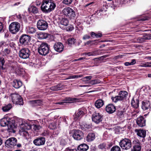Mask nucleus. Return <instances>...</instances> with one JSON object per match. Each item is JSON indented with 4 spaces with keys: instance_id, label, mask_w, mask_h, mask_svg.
Returning a JSON list of instances; mask_svg holds the SVG:
<instances>
[{
    "instance_id": "nucleus-59",
    "label": "nucleus",
    "mask_w": 151,
    "mask_h": 151,
    "mask_svg": "<svg viewBox=\"0 0 151 151\" xmlns=\"http://www.w3.org/2000/svg\"><path fill=\"white\" fill-rule=\"evenodd\" d=\"M90 38V36L89 35H84L83 37V39L84 40H86V39H89Z\"/></svg>"
},
{
    "instance_id": "nucleus-46",
    "label": "nucleus",
    "mask_w": 151,
    "mask_h": 151,
    "mask_svg": "<svg viewBox=\"0 0 151 151\" xmlns=\"http://www.w3.org/2000/svg\"><path fill=\"white\" fill-rule=\"evenodd\" d=\"M77 114V115H78V116L81 118L83 115L84 113L83 111H82L81 109H79L78 110Z\"/></svg>"
},
{
    "instance_id": "nucleus-29",
    "label": "nucleus",
    "mask_w": 151,
    "mask_h": 151,
    "mask_svg": "<svg viewBox=\"0 0 151 151\" xmlns=\"http://www.w3.org/2000/svg\"><path fill=\"white\" fill-rule=\"evenodd\" d=\"M104 101L101 99H100L96 101L95 105L97 108H99L104 105Z\"/></svg>"
},
{
    "instance_id": "nucleus-1",
    "label": "nucleus",
    "mask_w": 151,
    "mask_h": 151,
    "mask_svg": "<svg viewBox=\"0 0 151 151\" xmlns=\"http://www.w3.org/2000/svg\"><path fill=\"white\" fill-rule=\"evenodd\" d=\"M13 120H11L9 118H4L2 119L0 121V125L2 127L7 126L8 131L10 132H15L14 129L16 128L15 125L13 124Z\"/></svg>"
},
{
    "instance_id": "nucleus-52",
    "label": "nucleus",
    "mask_w": 151,
    "mask_h": 151,
    "mask_svg": "<svg viewBox=\"0 0 151 151\" xmlns=\"http://www.w3.org/2000/svg\"><path fill=\"white\" fill-rule=\"evenodd\" d=\"M74 28L73 26L71 25L66 27V29L67 31H70L73 30Z\"/></svg>"
},
{
    "instance_id": "nucleus-19",
    "label": "nucleus",
    "mask_w": 151,
    "mask_h": 151,
    "mask_svg": "<svg viewBox=\"0 0 151 151\" xmlns=\"http://www.w3.org/2000/svg\"><path fill=\"white\" fill-rule=\"evenodd\" d=\"M54 50L59 52H62L63 50V45L60 42L55 43L53 46Z\"/></svg>"
},
{
    "instance_id": "nucleus-23",
    "label": "nucleus",
    "mask_w": 151,
    "mask_h": 151,
    "mask_svg": "<svg viewBox=\"0 0 151 151\" xmlns=\"http://www.w3.org/2000/svg\"><path fill=\"white\" fill-rule=\"evenodd\" d=\"M11 84L14 88L17 89L22 86V83L21 81L15 79L11 83Z\"/></svg>"
},
{
    "instance_id": "nucleus-48",
    "label": "nucleus",
    "mask_w": 151,
    "mask_h": 151,
    "mask_svg": "<svg viewBox=\"0 0 151 151\" xmlns=\"http://www.w3.org/2000/svg\"><path fill=\"white\" fill-rule=\"evenodd\" d=\"M101 81L99 80H92L90 81V83L92 84H95L99 83Z\"/></svg>"
},
{
    "instance_id": "nucleus-28",
    "label": "nucleus",
    "mask_w": 151,
    "mask_h": 151,
    "mask_svg": "<svg viewBox=\"0 0 151 151\" xmlns=\"http://www.w3.org/2000/svg\"><path fill=\"white\" fill-rule=\"evenodd\" d=\"M139 99H137L135 100L133 99L131 101V104L132 106L134 108L137 109L139 106Z\"/></svg>"
},
{
    "instance_id": "nucleus-17",
    "label": "nucleus",
    "mask_w": 151,
    "mask_h": 151,
    "mask_svg": "<svg viewBox=\"0 0 151 151\" xmlns=\"http://www.w3.org/2000/svg\"><path fill=\"white\" fill-rule=\"evenodd\" d=\"M137 124L141 127H142L146 125V119L142 116H140L138 117L136 120Z\"/></svg>"
},
{
    "instance_id": "nucleus-5",
    "label": "nucleus",
    "mask_w": 151,
    "mask_h": 151,
    "mask_svg": "<svg viewBox=\"0 0 151 151\" xmlns=\"http://www.w3.org/2000/svg\"><path fill=\"white\" fill-rule=\"evenodd\" d=\"M20 24L17 22H12L9 26V32L13 34H16L20 30Z\"/></svg>"
},
{
    "instance_id": "nucleus-3",
    "label": "nucleus",
    "mask_w": 151,
    "mask_h": 151,
    "mask_svg": "<svg viewBox=\"0 0 151 151\" xmlns=\"http://www.w3.org/2000/svg\"><path fill=\"white\" fill-rule=\"evenodd\" d=\"M50 48L48 45L46 43H42L38 47V51L39 54L45 56L48 53Z\"/></svg>"
},
{
    "instance_id": "nucleus-33",
    "label": "nucleus",
    "mask_w": 151,
    "mask_h": 151,
    "mask_svg": "<svg viewBox=\"0 0 151 151\" xmlns=\"http://www.w3.org/2000/svg\"><path fill=\"white\" fill-rule=\"evenodd\" d=\"M31 104L34 106H39L41 104L42 102L40 100H33L30 101Z\"/></svg>"
},
{
    "instance_id": "nucleus-63",
    "label": "nucleus",
    "mask_w": 151,
    "mask_h": 151,
    "mask_svg": "<svg viewBox=\"0 0 151 151\" xmlns=\"http://www.w3.org/2000/svg\"><path fill=\"white\" fill-rule=\"evenodd\" d=\"M136 63V60L135 59H132V60L131 62L130 63L131 65H133L135 64Z\"/></svg>"
},
{
    "instance_id": "nucleus-41",
    "label": "nucleus",
    "mask_w": 151,
    "mask_h": 151,
    "mask_svg": "<svg viewBox=\"0 0 151 151\" xmlns=\"http://www.w3.org/2000/svg\"><path fill=\"white\" fill-rule=\"evenodd\" d=\"M32 126L33 129L35 131L38 130L42 128V126L40 125L33 124Z\"/></svg>"
},
{
    "instance_id": "nucleus-4",
    "label": "nucleus",
    "mask_w": 151,
    "mask_h": 151,
    "mask_svg": "<svg viewBox=\"0 0 151 151\" xmlns=\"http://www.w3.org/2000/svg\"><path fill=\"white\" fill-rule=\"evenodd\" d=\"M119 144L122 148L125 150L129 149L132 146L131 141L129 138L122 139L119 142Z\"/></svg>"
},
{
    "instance_id": "nucleus-45",
    "label": "nucleus",
    "mask_w": 151,
    "mask_h": 151,
    "mask_svg": "<svg viewBox=\"0 0 151 151\" xmlns=\"http://www.w3.org/2000/svg\"><path fill=\"white\" fill-rule=\"evenodd\" d=\"M111 151H121V149L119 146L116 145L112 147Z\"/></svg>"
},
{
    "instance_id": "nucleus-15",
    "label": "nucleus",
    "mask_w": 151,
    "mask_h": 151,
    "mask_svg": "<svg viewBox=\"0 0 151 151\" xmlns=\"http://www.w3.org/2000/svg\"><path fill=\"white\" fill-rule=\"evenodd\" d=\"M30 37L26 35H22L19 39L20 43L23 45H26L30 40Z\"/></svg>"
},
{
    "instance_id": "nucleus-44",
    "label": "nucleus",
    "mask_w": 151,
    "mask_h": 151,
    "mask_svg": "<svg viewBox=\"0 0 151 151\" xmlns=\"http://www.w3.org/2000/svg\"><path fill=\"white\" fill-rule=\"evenodd\" d=\"M82 76H83L82 75H79L70 76L66 78V79L68 80L70 79L75 78H76L82 77Z\"/></svg>"
},
{
    "instance_id": "nucleus-51",
    "label": "nucleus",
    "mask_w": 151,
    "mask_h": 151,
    "mask_svg": "<svg viewBox=\"0 0 151 151\" xmlns=\"http://www.w3.org/2000/svg\"><path fill=\"white\" fill-rule=\"evenodd\" d=\"M92 78V76H86L85 77H84L83 78V81H88L90 80H91V78Z\"/></svg>"
},
{
    "instance_id": "nucleus-22",
    "label": "nucleus",
    "mask_w": 151,
    "mask_h": 151,
    "mask_svg": "<svg viewBox=\"0 0 151 151\" xmlns=\"http://www.w3.org/2000/svg\"><path fill=\"white\" fill-rule=\"evenodd\" d=\"M134 132L137 135L140 137L144 138L146 136V131L145 130L135 129Z\"/></svg>"
},
{
    "instance_id": "nucleus-10",
    "label": "nucleus",
    "mask_w": 151,
    "mask_h": 151,
    "mask_svg": "<svg viewBox=\"0 0 151 151\" xmlns=\"http://www.w3.org/2000/svg\"><path fill=\"white\" fill-rule=\"evenodd\" d=\"M72 137L75 139L80 140L83 139V133L81 131L79 130H73V132Z\"/></svg>"
},
{
    "instance_id": "nucleus-37",
    "label": "nucleus",
    "mask_w": 151,
    "mask_h": 151,
    "mask_svg": "<svg viewBox=\"0 0 151 151\" xmlns=\"http://www.w3.org/2000/svg\"><path fill=\"white\" fill-rule=\"evenodd\" d=\"M59 140L60 141V144L61 145L63 146L66 144L67 141L64 137H60Z\"/></svg>"
},
{
    "instance_id": "nucleus-2",
    "label": "nucleus",
    "mask_w": 151,
    "mask_h": 151,
    "mask_svg": "<svg viewBox=\"0 0 151 151\" xmlns=\"http://www.w3.org/2000/svg\"><path fill=\"white\" fill-rule=\"evenodd\" d=\"M51 0H43L41 6L42 10L45 13H48L53 10L56 6L55 4Z\"/></svg>"
},
{
    "instance_id": "nucleus-53",
    "label": "nucleus",
    "mask_w": 151,
    "mask_h": 151,
    "mask_svg": "<svg viewBox=\"0 0 151 151\" xmlns=\"http://www.w3.org/2000/svg\"><path fill=\"white\" fill-rule=\"evenodd\" d=\"M109 56V55H106L102 56L99 58H95L94 59H95H95H98L99 60H100L101 59H103L105 58L106 57H107Z\"/></svg>"
},
{
    "instance_id": "nucleus-49",
    "label": "nucleus",
    "mask_w": 151,
    "mask_h": 151,
    "mask_svg": "<svg viewBox=\"0 0 151 151\" xmlns=\"http://www.w3.org/2000/svg\"><path fill=\"white\" fill-rule=\"evenodd\" d=\"M73 0H63V3L66 5H69L71 4Z\"/></svg>"
},
{
    "instance_id": "nucleus-13",
    "label": "nucleus",
    "mask_w": 151,
    "mask_h": 151,
    "mask_svg": "<svg viewBox=\"0 0 151 151\" xmlns=\"http://www.w3.org/2000/svg\"><path fill=\"white\" fill-rule=\"evenodd\" d=\"M17 139L14 137H11L7 139L5 142V146L8 148L12 147L16 145Z\"/></svg>"
},
{
    "instance_id": "nucleus-43",
    "label": "nucleus",
    "mask_w": 151,
    "mask_h": 151,
    "mask_svg": "<svg viewBox=\"0 0 151 151\" xmlns=\"http://www.w3.org/2000/svg\"><path fill=\"white\" fill-rule=\"evenodd\" d=\"M10 52V51L9 49L8 48H6L3 51L2 53L3 54V56H6L7 55L9 54Z\"/></svg>"
},
{
    "instance_id": "nucleus-30",
    "label": "nucleus",
    "mask_w": 151,
    "mask_h": 151,
    "mask_svg": "<svg viewBox=\"0 0 151 151\" xmlns=\"http://www.w3.org/2000/svg\"><path fill=\"white\" fill-rule=\"evenodd\" d=\"M9 67L11 69V70L14 71L16 70L17 68H19V65L17 62H14L12 63L9 65Z\"/></svg>"
},
{
    "instance_id": "nucleus-12",
    "label": "nucleus",
    "mask_w": 151,
    "mask_h": 151,
    "mask_svg": "<svg viewBox=\"0 0 151 151\" xmlns=\"http://www.w3.org/2000/svg\"><path fill=\"white\" fill-rule=\"evenodd\" d=\"M48 24L45 21L42 19L39 20L37 23V27L38 29L41 30H45L47 29Z\"/></svg>"
},
{
    "instance_id": "nucleus-56",
    "label": "nucleus",
    "mask_w": 151,
    "mask_h": 151,
    "mask_svg": "<svg viewBox=\"0 0 151 151\" xmlns=\"http://www.w3.org/2000/svg\"><path fill=\"white\" fill-rule=\"evenodd\" d=\"M49 132L47 130H44L42 133V135L44 136H46L48 135Z\"/></svg>"
},
{
    "instance_id": "nucleus-36",
    "label": "nucleus",
    "mask_w": 151,
    "mask_h": 151,
    "mask_svg": "<svg viewBox=\"0 0 151 151\" xmlns=\"http://www.w3.org/2000/svg\"><path fill=\"white\" fill-rule=\"evenodd\" d=\"M68 21L67 19L63 18L60 20L59 25L67 26L68 25Z\"/></svg>"
},
{
    "instance_id": "nucleus-62",
    "label": "nucleus",
    "mask_w": 151,
    "mask_h": 151,
    "mask_svg": "<svg viewBox=\"0 0 151 151\" xmlns=\"http://www.w3.org/2000/svg\"><path fill=\"white\" fill-rule=\"evenodd\" d=\"M6 45V43L4 42H1L0 43V47H3V46H4Z\"/></svg>"
},
{
    "instance_id": "nucleus-54",
    "label": "nucleus",
    "mask_w": 151,
    "mask_h": 151,
    "mask_svg": "<svg viewBox=\"0 0 151 151\" xmlns=\"http://www.w3.org/2000/svg\"><path fill=\"white\" fill-rule=\"evenodd\" d=\"M83 126L85 128L89 129L91 128V125L90 124L85 123L83 124Z\"/></svg>"
},
{
    "instance_id": "nucleus-20",
    "label": "nucleus",
    "mask_w": 151,
    "mask_h": 151,
    "mask_svg": "<svg viewBox=\"0 0 151 151\" xmlns=\"http://www.w3.org/2000/svg\"><path fill=\"white\" fill-rule=\"evenodd\" d=\"M151 39V34H148L143 36L141 37H139L137 39L138 42L140 43L145 42L146 40Z\"/></svg>"
},
{
    "instance_id": "nucleus-58",
    "label": "nucleus",
    "mask_w": 151,
    "mask_h": 151,
    "mask_svg": "<svg viewBox=\"0 0 151 151\" xmlns=\"http://www.w3.org/2000/svg\"><path fill=\"white\" fill-rule=\"evenodd\" d=\"M74 119L75 121H76L78 120L80 118L77 115V114H75L73 116Z\"/></svg>"
},
{
    "instance_id": "nucleus-50",
    "label": "nucleus",
    "mask_w": 151,
    "mask_h": 151,
    "mask_svg": "<svg viewBox=\"0 0 151 151\" xmlns=\"http://www.w3.org/2000/svg\"><path fill=\"white\" fill-rule=\"evenodd\" d=\"M91 52L92 56L98 55H99L100 53V50H94Z\"/></svg>"
},
{
    "instance_id": "nucleus-55",
    "label": "nucleus",
    "mask_w": 151,
    "mask_h": 151,
    "mask_svg": "<svg viewBox=\"0 0 151 151\" xmlns=\"http://www.w3.org/2000/svg\"><path fill=\"white\" fill-rule=\"evenodd\" d=\"M143 66L145 67H151V62H147L143 64Z\"/></svg>"
},
{
    "instance_id": "nucleus-42",
    "label": "nucleus",
    "mask_w": 151,
    "mask_h": 151,
    "mask_svg": "<svg viewBox=\"0 0 151 151\" xmlns=\"http://www.w3.org/2000/svg\"><path fill=\"white\" fill-rule=\"evenodd\" d=\"M125 112L123 111L118 110L117 111V115L120 117H122L124 116Z\"/></svg>"
},
{
    "instance_id": "nucleus-27",
    "label": "nucleus",
    "mask_w": 151,
    "mask_h": 151,
    "mask_svg": "<svg viewBox=\"0 0 151 151\" xmlns=\"http://www.w3.org/2000/svg\"><path fill=\"white\" fill-rule=\"evenodd\" d=\"M64 85L59 83L56 85L51 87L50 89L52 91H56L60 90L62 88H64Z\"/></svg>"
},
{
    "instance_id": "nucleus-32",
    "label": "nucleus",
    "mask_w": 151,
    "mask_h": 151,
    "mask_svg": "<svg viewBox=\"0 0 151 151\" xmlns=\"http://www.w3.org/2000/svg\"><path fill=\"white\" fill-rule=\"evenodd\" d=\"M95 134L94 133H89L86 137V140L88 142H91L95 138Z\"/></svg>"
},
{
    "instance_id": "nucleus-38",
    "label": "nucleus",
    "mask_w": 151,
    "mask_h": 151,
    "mask_svg": "<svg viewBox=\"0 0 151 151\" xmlns=\"http://www.w3.org/2000/svg\"><path fill=\"white\" fill-rule=\"evenodd\" d=\"M49 35L45 33H40L39 35V37L41 39H45L47 38Z\"/></svg>"
},
{
    "instance_id": "nucleus-9",
    "label": "nucleus",
    "mask_w": 151,
    "mask_h": 151,
    "mask_svg": "<svg viewBox=\"0 0 151 151\" xmlns=\"http://www.w3.org/2000/svg\"><path fill=\"white\" fill-rule=\"evenodd\" d=\"M31 54V52L28 48H24L21 49L19 51V56L23 59H26L29 58Z\"/></svg>"
},
{
    "instance_id": "nucleus-60",
    "label": "nucleus",
    "mask_w": 151,
    "mask_h": 151,
    "mask_svg": "<svg viewBox=\"0 0 151 151\" xmlns=\"http://www.w3.org/2000/svg\"><path fill=\"white\" fill-rule=\"evenodd\" d=\"M102 36V34L101 33H99L98 34L96 33L95 37L98 38L101 37Z\"/></svg>"
},
{
    "instance_id": "nucleus-6",
    "label": "nucleus",
    "mask_w": 151,
    "mask_h": 151,
    "mask_svg": "<svg viewBox=\"0 0 151 151\" xmlns=\"http://www.w3.org/2000/svg\"><path fill=\"white\" fill-rule=\"evenodd\" d=\"M128 95V93L126 91H121L119 93V95L115 97H112L111 99L112 101L116 102L118 101H122L125 99Z\"/></svg>"
},
{
    "instance_id": "nucleus-47",
    "label": "nucleus",
    "mask_w": 151,
    "mask_h": 151,
    "mask_svg": "<svg viewBox=\"0 0 151 151\" xmlns=\"http://www.w3.org/2000/svg\"><path fill=\"white\" fill-rule=\"evenodd\" d=\"M106 145L105 144L102 143L99 145L98 148L99 149H101L102 150H104L106 149Z\"/></svg>"
},
{
    "instance_id": "nucleus-18",
    "label": "nucleus",
    "mask_w": 151,
    "mask_h": 151,
    "mask_svg": "<svg viewBox=\"0 0 151 151\" xmlns=\"http://www.w3.org/2000/svg\"><path fill=\"white\" fill-rule=\"evenodd\" d=\"M45 138L43 137H40L38 138L33 141L34 144L37 146H40L43 145L45 144Z\"/></svg>"
},
{
    "instance_id": "nucleus-39",
    "label": "nucleus",
    "mask_w": 151,
    "mask_h": 151,
    "mask_svg": "<svg viewBox=\"0 0 151 151\" xmlns=\"http://www.w3.org/2000/svg\"><path fill=\"white\" fill-rule=\"evenodd\" d=\"M27 32L30 34H33L36 32L35 29L32 27H28L27 28Z\"/></svg>"
},
{
    "instance_id": "nucleus-14",
    "label": "nucleus",
    "mask_w": 151,
    "mask_h": 151,
    "mask_svg": "<svg viewBox=\"0 0 151 151\" xmlns=\"http://www.w3.org/2000/svg\"><path fill=\"white\" fill-rule=\"evenodd\" d=\"M92 118L93 121L97 124L101 122L103 119L102 116L99 113L96 112L93 114Z\"/></svg>"
},
{
    "instance_id": "nucleus-21",
    "label": "nucleus",
    "mask_w": 151,
    "mask_h": 151,
    "mask_svg": "<svg viewBox=\"0 0 151 151\" xmlns=\"http://www.w3.org/2000/svg\"><path fill=\"white\" fill-rule=\"evenodd\" d=\"M142 108L144 110H151V104L149 101H142Z\"/></svg>"
},
{
    "instance_id": "nucleus-31",
    "label": "nucleus",
    "mask_w": 151,
    "mask_h": 151,
    "mask_svg": "<svg viewBox=\"0 0 151 151\" xmlns=\"http://www.w3.org/2000/svg\"><path fill=\"white\" fill-rule=\"evenodd\" d=\"M5 62L4 58L2 55L0 54V69H5V68L4 66Z\"/></svg>"
},
{
    "instance_id": "nucleus-64",
    "label": "nucleus",
    "mask_w": 151,
    "mask_h": 151,
    "mask_svg": "<svg viewBox=\"0 0 151 151\" xmlns=\"http://www.w3.org/2000/svg\"><path fill=\"white\" fill-rule=\"evenodd\" d=\"M15 15L17 18L19 19H22V17L20 14H18L17 15L16 14Z\"/></svg>"
},
{
    "instance_id": "nucleus-7",
    "label": "nucleus",
    "mask_w": 151,
    "mask_h": 151,
    "mask_svg": "<svg viewBox=\"0 0 151 151\" xmlns=\"http://www.w3.org/2000/svg\"><path fill=\"white\" fill-rule=\"evenodd\" d=\"M12 100L14 104L19 105H23L24 103L22 99L18 93H12L11 94Z\"/></svg>"
},
{
    "instance_id": "nucleus-11",
    "label": "nucleus",
    "mask_w": 151,
    "mask_h": 151,
    "mask_svg": "<svg viewBox=\"0 0 151 151\" xmlns=\"http://www.w3.org/2000/svg\"><path fill=\"white\" fill-rule=\"evenodd\" d=\"M133 147L131 151H141L142 144L137 139H135L132 142Z\"/></svg>"
},
{
    "instance_id": "nucleus-8",
    "label": "nucleus",
    "mask_w": 151,
    "mask_h": 151,
    "mask_svg": "<svg viewBox=\"0 0 151 151\" xmlns=\"http://www.w3.org/2000/svg\"><path fill=\"white\" fill-rule=\"evenodd\" d=\"M62 12L64 15L70 19H73L76 16L75 11L70 7H67L64 8Z\"/></svg>"
},
{
    "instance_id": "nucleus-35",
    "label": "nucleus",
    "mask_w": 151,
    "mask_h": 151,
    "mask_svg": "<svg viewBox=\"0 0 151 151\" xmlns=\"http://www.w3.org/2000/svg\"><path fill=\"white\" fill-rule=\"evenodd\" d=\"M12 106L11 104H9L2 108V109L4 112H7L9 110L12 108Z\"/></svg>"
},
{
    "instance_id": "nucleus-24",
    "label": "nucleus",
    "mask_w": 151,
    "mask_h": 151,
    "mask_svg": "<svg viewBox=\"0 0 151 151\" xmlns=\"http://www.w3.org/2000/svg\"><path fill=\"white\" fill-rule=\"evenodd\" d=\"M115 107L112 104H109L106 108V111L108 113L111 114L114 113L116 110Z\"/></svg>"
},
{
    "instance_id": "nucleus-40",
    "label": "nucleus",
    "mask_w": 151,
    "mask_h": 151,
    "mask_svg": "<svg viewBox=\"0 0 151 151\" xmlns=\"http://www.w3.org/2000/svg\"><path fill=\"white\" fill-rule=\"evenodd\" d=\"M76 41V39L73 38H69L67 40L68 43L69 45H71L73 44H74Z\"/></svg>"
},
{
    "instance_id": "nucleus-61",
    "label": "nucleus",
    "mask_w": 151,
    "mask_h": 151,
    "mask_svg": "<svg viewBox=\"0 0 151 151\" xmlns=\"http://www.w3.org/2000/svg\"><path fill=\"white\" fill-rule=\"evenodd\" d=\"M4 31L2 24L1 22H0V32H1L2 31L3 32Z\"/></svg>"
},
{
    "instance_id": "nucleus-57",
    "label": "nucleus",
    "mask_w": 151,
    "mask_h": 151,
    "mask_svg": "<svg viewBox=\"0 0 151 151\" xmlns=\"http://www.w3.org/2000/svg\"><path fill=\"white\" fill-rule=\"evenodd\" d=\"M64 151H77L76 149H72L69 147L66 148Z\"/></svg>"
},
{
    "instance_id": "nucleus-34",
    "label": "nucleus",
    "mask_w": 151,
    "mask_h": 151,
    "mask_svg": "<svg viewBox=\"0 0 151 151\" xmlns=\"http://www.w3.org/2000/svg\"><path fill=\"white\" fill-rule=\"evenodd\" d=\"M29 12H31L34 14H36L38 12V9L35 6H31L28 9Z\"/></svg>"
},
{
    "instance_id": "nucleus-16",
    "label": "nucleus",
    "mask_w": 151,
    "mask_h": 151,
    "mask_svg": "<svg viewBox=\"0 0 151 151\" xmlns=\"http://www.w3.org/2000/svg\"><path fill=\"white\" fill-rule=\"evenodd\" d=\"M20 129L19 130L21 132H24V133L28 134L27 130L30 129L31 128V126L27 123H22L20 124Z\"/></svg>"
},
{
    "instance_id": "nucleus-26",
    "label": "nucleus",
    "mask_w": 151,
    "mask_h": 151,
    "mask_svg": "<svg viewBox=\"0 0 151 151\" xmlns=\"http://www.w3.org/2000/svg\"><path fill=\"white\" fill-rule=\"evenodd\" d=\"M88 146L87 145L85 144H83L78 146L77 149L79 151H86L88 149Z\"/></svg>"
},
{
    "instance_id": "nucleus-25",
    "label": "nucleus",
    "mask_w": 151,
    "mask_h": 151,
    "mask_svg": "<svg viewBox=\"0 0 151 151\" xmlns=\"http://www.w3.org/2000/svg\"><path fill=\"white\" fill-rule=\"evenodd\" d=\"M78 100L77 98H72L70 97H66L64 100H63L61 102H59L58 103V104L62 105L64 103H70L73 102H69V101H73Z\"/></svg>"
}]
</instances>
